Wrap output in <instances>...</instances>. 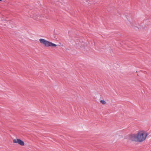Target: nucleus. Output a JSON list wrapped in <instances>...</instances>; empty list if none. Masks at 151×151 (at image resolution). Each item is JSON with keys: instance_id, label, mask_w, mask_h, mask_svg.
Returning a JSON list of instances; mask_svg holds the SVG:
<instances>
[{"instance_id": "f257e3e1", "label": "nucleus", "mask_w": 151, "mask_h": 151, "mask_svg": "<svg viewBox=\"0 0 151 151\" xmlns=\"http://www.w3.org/2000/svg\"><path fill=\"white\" fill-rule=\"evenodd\" d=\"M138 141L141 142L144 141L148 135L147 133L146 132L141 131L138 132L137 134Z\"/></svg>"}, {"instance_id": "f03ea898", "label": "nucleus", "mask_w": 151, "mask_h": 151, "mask_svg": "<svg viewBox=\"0 0 151 151\" xmlns=\"http://www.w3.org/2000/svg\"><path fill=\"white\" fill-rule=\"evenodd\" d=\"M40 42L45 45V47H56L57 45L46 40L40 38L39 39Z\"/></svg>"}, {"instance_id": "7ed1b4c3", "label": "nucleus", "mask_w": 151, "mask_h": 151, "mask_svg": "<svg viewBox=\"0 0 151 151\" xmlns=\"http://www.w3.org/2000/svg\"><path fill=\"white\" fill-rule=\"evenodd\" d=\"M129 138L130 140L132 141L138 142L137 134H132L129 136Z\"/></svg>"}, {"instance_id": "20e7f679", "label": "nucleus", "mask_w": 151, "mask_h": 151, "mask_svg": "<svg viewBox=\"0 0 151 151\" xmlns=\"http://www.w3.org/2000/svg\"><path fill=\"white\" fill-rule=\"evenodd\" d=\"M13 142L14 143H18L22 146H23L24 145V142L19 139H14L13 140Z\"/></svg>"}, {"instance_id": "39448f33", "label": "nucleus", "mask_w": 151, "mask_h": 151, "mask_svg": "<svg viewBox=\"0 0 151 151\" xmlns=\"http://www.w3.org/2000/svg\"><path fill=\"white\" fill-rule=\"evenodd\" d=\"M100 102L103 104H105L106 103V102L105 101L103 100H101Z\"/></svg>"}, {"instance_id": "423d86ee", "label": "nucleus", "mask_w": 151, "mask_h": 151, "mask_svg": "<svg viewBox=\"0 0 151 151\" xmlns=\"http://www.w3.org/2000/svg\"><path fill=\"white\" fill-rule=\"evenodd\" d=\"M31 17H32L33 18L35 19H37V17L36 18L35 17V14H33V16H32V15H31Z\"/></svg>"}, {"instance_id": "0eeeda50", "label": "nucleus", "mask_w": 151, "mask_h": 151, "mask_svg": "<svg viewBox=\"0 0 151 151\" xmlns=\"http://www.w3.org/2000/svg\"><path fill=\"white\" fill-rule=\"evenodd\" d=\"M27 8H28L30 9H31L30 7H27Z\"/></svg>"}, {"instance_id": "6e6552de", "label": "nucleus", "mask_w": 151, "mask_h": 151, "mask_svg": "<svg viewBox=\"0 0 151 151\" xmlns=\"http://www.w3.org/2000/svg\"><path fill=\"white\" fill-rule=\"evenodd\" d=\"M2 0H0V1H2Z\"/></svg>"}]
</instances>
